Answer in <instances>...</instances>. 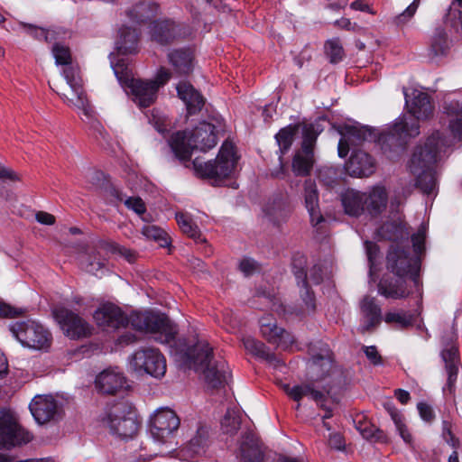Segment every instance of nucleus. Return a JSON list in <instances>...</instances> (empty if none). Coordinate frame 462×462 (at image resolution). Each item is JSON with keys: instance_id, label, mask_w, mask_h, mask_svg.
<instances>
[{"instance_id": "obj_4", "label": "nucleus", "mask_w": 462, "mask_h": 462, "mask_svg": "<svg viewBox=\"0 0 462 462\" xmlns=\"http://www.w3.org/2000/svg\"><path fill=\"white\" fill-rule=\"evenodd\" d=\"M217 129L208 122H201L192 131L177 132L171 135L169 144L175 156L188 161L193 150L206 152L217 143Z\"/></svg>"}, {"instance_id": "obj_30", "label": "nucleus", "mask_w": 462, "mask_h": 462, "mask_svg": "<svg viewBox=\"0 0 462 462\" xmlns=\"http://www.w3.org/2000/svg\"><path fill=\"white\" fill-rule=\"evenodd\" d=\"M360 310L363 318V331H367L380 324L382 313L380 307L375 303V299L365 296L360 302Z\"/></svg>"}, {"instance_id": "obj_38", "label": "nucleus", "mask_w": 462, "mask_h": 462, "mask_svg": "<svg viewBox=\"0 0 462 462\" xmlns=\"http://www.w3.org/2000/svg\"><path fill=\"white\" fill-rule=\"evenodd\" d=\"M313 152L304 151L302 149L296 152L292 160V171L297 176H307L314 164Z\"/></svg>"}, {"instance_id": "obj_23", "label": "nucleus", "mask_w": 462, "mask_h": 462, "mask_svg": "<svg viewBox=\"0 0 462 462\" xmlns=\"http://www.w3.org/2000/svg\"><path fill=\"white\" fill-rule=\"evenodd\" d=\"M208 430L199 426L195 435L180 448V456L183 460H193L203 456L208 447Z\"/></svg>"}, {"instance_id": "obj_20", "label": "nucleus", "mask_w": 462, "mask_h": 462, "mask_svg": "<svg viewBox=\"0 0 462 462\" xmlns=\"http://www.w3.org/2000/svg\"><path fill=\"white\" fill-rule=\"evenodd\" d=\"M32 439L31 433L14 421L0 418V446L10 448L28 443Z\"/></svg>"}, {"instance_id": "obj_10", "label": "nucleus", "mask_w": 462, "mask_h": 462, "mask_svg": "<svg viewBox=\"0 0 462 462\" xmlns=\"http://www.w3.org/2000/svg\"><path fill=\"white\" fill-rule=\"evenodd\" d=\"M10 330L23 346L30 349L46 351L52 342L51 333L34 320L14 322Z\"/></svg>"}, {"instance_id": "obj_44", "label": "nucleus", "mask_w": 462, "mask_h": 462, "mask_svg": "<svg viewBox=\"0 0 462 462\" xmlns=\"http://www.w3.org/2000/svg\"><path fill=\"white\" fill-rule=\"evenodd\" d=\"M111 193L119 201H124L126 208L133 210L137 215L141 216L146 211L145 204L140 197L125 198V196L123 195L122 192L114 188L112 189Z\"/></svg>"}, {"instance_id": "obj_29", "label": "nucleus", "mask_w": 462, "mask_h": 462, "mask_svg": "<svg viewBox=\"0 0 462 462\" xmlns=\"http://www.w3.org/2000/svg\"><path fill=\"white\" fill-rule=\"evenodd\" d=\"M179 97L185 103L189 115L199 112L204 106L203 97L189 82L182 81L177 85Z\"/></svg>"}, {"instance_id": "obj_18", "label": "nucleus", "mask_w": 462, "mask_h": 462, "mask_svg": "<svg viewBox=\"0 0 462 462\" xmlns=\"http://www.w3.org/2000/svg\"><path fill=\"white\" fill-rule=\"evenodd\" d=\"M340 134L341 138L338 142L337 150L341 158L347 155L350 146H357L362 142L371 140L374 137L370 128L356 125H345Z\"/></svg>"}, {"instance_id": "obj_9", "label": "nucleus", "mask_w": 462, "mask_h": 462, "mask_svg": "<svg viewBox=\"0 0 462 462\" xmlns=\"http://www.w3.org/2000/svg\"><path fill=\"white\" fill-rule=\"evenodd\" d=\"M113 69L118 81L138 106L148 107L155 102L158 93L155 84L131 77L124 65L116 64Z\"/></svg>"}, {"instance_id": "obj_46", "label": "nucleus", "mask_w": 462, "mask_h": 462, "mask_svg": "<svg viewBox=\"0 0 462 462\" xmlns=\"http://www.w3.org/2000/svg\"><path fill=\"white\" fill-rule=\"evenodd\" d=\"M448 49V42L444 30H437L430 45V54L434 57L445 55Z\"/></svg>"}, {"instance_id": "obj_56", "label": "nucleus", "mask_w": 462, "mask_h": 462, "mask_svg": "<svg viewBox=\"0 0 462 462\" xmlns=\"http://www.w3.org/2000/svg\"><path fill=\"white\" fill-rule=\"evenodd\" d=\"M239 269L245 276H250L260 270L258 263L251 258L243 259Z\"/></svg>"}, {"instance_id": "obj_17", "label": "nucleus", "mask_w": 462, "mask_h": 462, "mask_svg": "<svg viewBox=\"0 0 462 462\" xmlns=\"http://www.w3.org/2000/svg\"><path fill=\"white\" fill-rule=\"evenodd\" d=\"M283 389L296 402H299L304 396L311 398L320 409L325 411V414L322 416L323 420L333 416V408L325 403L328 395L325 391H321L314 384H300L293 387L285 384Z\"/></svg>"}, {"instance_id": "obj_47", "label": "nucleus", "mask_w": 462, "mask_h": 462, "mask_svg": "<svg viewBox=\"0 0 462 462\" xmlns=\"http://www.w3.org/2000/svg\"><path fill=\"white\" fill-rule=\"evenodd\" d=\"M325 51L330 62L337 63L344 58V50L338 39H332L326 42Z\"/></svg>"}, {"instance_id": "obj_24", "label": "nucleus", "mask_w": 462, "mask_h": 462, "mask_svg": "<svg viewBox=\"0 0 462 462\" xmlns=\"http://www.w3.org/2000/svg\"><path fill=\"white\" fill-rule=\"evenodd\" d=\"M30 411L39 424H44L56 414L57 402L51 395L35 396L30 403Z\"/></svg>"}, {"instance_id": "obj_39", "label": "nucleus", "mask_w": 462, "mask_h": 462, "mask_svg": "<svg viewBox=\"0 0 462 462\" xmlns=\"http://www.w3.org/2000/svg\"><path fill=\"white\" fill-rule=\"evenodd\" d=\"M243 345L245 350L262 359L272 363L276 360L273 354L270 353L265 345L252 337H245L243 338Z\"/></svg>"}, {"instance_id": "obj_22", "label": "nucleus", "mask_w": 462, "mask_h": 462, "mask_svg": "<svg viewBox=\"0 0 462 462\" xmlns=\"http://www.w3.org/2000/svg\"><path fill=\"white\" fill-rule=\"evenodd\" d=\"M403 93L409 112L417 120H426L432 116L433 106L427 93L414 89L411 95H408L405 88Z\"/></svg>"}, {"instance_id": "obj_14", "label": "nucleus", "mask_w": 462, "mask_h": 462, "mask_svg": "<svg viewBox=\"0 0 462 462\" xmlns=\"http://www.w3.org/2000/svg\"><path fill=\"white\" fill-rule=\"evenodd\" d=\"M387 269L400 278L411 274L414 284H419L418 262L410 257L408 250L399 244L392 245L390 247L387 254Z\"/></svg>"}, {"instance_id": "obj_32", "label": "nucleus", "mask_w": 462, "mask_h": 462, "mask_svg": "<svg viewBox=\"0 0 462 462\" xmlns=\"http://www.w3.org/2000/svg\"><path fill=\"white\" fill-rule=\"evenodd\" d=\"M169 61L180 75H188L193 70V52L189 49H178L168 54Z\"/></svg>"}, {"instance_id": "obj_27", "label": "nucleus", "mask_w": 462, "mask_h": 462, "mask_svg": "<svg viewBox=\"0 0 462 462\" xmlns=\"http://www.w3.org/2000/svg\"><path fill=\"white\" fill-rule=\"evenodd\" d=\"M346 171L354 177H368L374 171V162L368 153L356 151L346 163Z\"/></svg>"}, {"instance_id": "obj_53", "label": "nucleus", "mask_w": 462, "mask_h": 462, "mask_svg": "<svg viewBox=\"0 0 462 462\" xmlns=\"http://www.w3.org/2000/svg\"><path fill=\"white\" fill-rule=\"evenodd\" d=\"M318 133L313 125H305L303 129V140L301 149L305 152H313V148L317 140Z\"/></svg>"}, {"instance_id": "obj_13", "label": "nucleus", "mask_w": 462, "mask_h": 462, "mask_svg": "<svg viewBox=\"0 0 462 462\" xmlns=\"http://www.w3.org/2000/svg\"><path fill=\"white\" fill-rule=\"evenodd\" d=\"M180 418L171 409L157 411L151 419L150 433L160 444L171 442L180 427Z\"/></svg>"}, {"instance_id": "obj_40", "label": "nucleus", "mask_w": 462, "mask_h": 462, "mask_svg": "<svg viewBox=\"0 0 462 462\" xmlns=\"http://www.w3.org/2000/svg\"><path fill=\"white\" fill-rule=\"evenodd\" d=\"M378 236L383 239L398 240L407 237L408 233L404 230V226L401 222L389 221L385 222L378 229Z\"/></svg>"}, {"instance_id": "obj_35", "label": "nucleus", "mask_w": 462, "mask_h": 462, "mask_svg": "<svg viewBox=\"0 0 462 462\" xmlns=\"http://www.w3.org/2000/svg\"><path fill=\"white\" fill-rule=\"evenodd\" d=\"M442 358L446 364V370L448 373V388L451 392L457 381V347L453 345H447L446 348L442 351Z\"/></svg>"}, {"instance_id": "obj_28", "label": "nucleus", "mask_w": 462, "mask_h": 462, "mask_svg": "<svg viewBox=\"0 0 462 462\" xmlns=\"http://www.w3.org/2000/svg\"><path fill=\"white\" fill-rule=\"evenodd\" d=\"M303 197L305 207L310 214L311 224L313 226L319 225L324 220V218L319 209V199L317 185L312 180H305Z\"/></svg>"}, {"instance_id": "obj_54", "label": "nucleus", "mask_w": 462, "mask_h": 462, "mask_svg": "<svg viewBox=\"0 0 462 462\" xmlns=\"http://www.w3.org/2000/svg\"><path fill=\"white\" fill-rule=\"evenodd\" d=\"M425 237H426L425 226H420V227L417 231V233L411 236L413 249L417 255H420L424 251Z\"/></svg>"}, {"instance_id": "obj_21", "label": "nucleus", "mask_w": 462, "mask_h": 462, "mask_svg": "<svg viewBox=\"0 0 462 462\" xmlns=\"http://www.w3.org/2000/svg\"><path fill=\"white\" fill-rule=\"evenodd\" d=\"M262 336L273 345L283 349L289 347L294 341L293 337L282 328L277 327L276 322L270 316L260 319Z\"/></svg>"}, {"instance_id": "obj_1", "label": "nucleus", "mask_w": 462, "mask_h": 462, "mask_svg": "<svg viewBox=\"0 0 462 462\" xmlns=\"http://www.w3.org/2000/svg\"><path fill=\"white\" fill-rule=\"evenodd\" d=\"M97 326L104 328H119L130 324L134 329L152 334L155 340L169 344L177 333L171 321L162 314L134 312L127 318L117 306L112 303L101 305L93 315Z\"/></svg>"}, {"instance_id": "obj_11", "label": "nucleus", "mask_w": 462, "mask_h": 462, "mask_svg": "<svg viewBox=\"0 0 462 462\" xmlns=\"http://www.w3.org/2000/svg\"><path fill=\"white\" fill-rule=\"evenodd\" d=\"M129 368L137 375L162 378L166 373V360L158 349L141 348L129 357Z\"/></svg>"}, {"instance_id": "obj_34", "label": "nucleus", "mask_w": 462, "mask_h": 462, "mask_svg": "<svg viewBox=\"0 0 462 462\" xmlns=\"http://www.w3.org/2000/svg\"><path fill=\"white\" fill-rule=\"evenodd\" d=\"M117 49L124 54L134 53L137 50L138 32L133 26L124 25L119 29Z\"/></svg>"}, {"instance_id": "obj_15", "label": "nucleus", "mask_w": 462, "mask_h": 462, "mask_svg": "<svg viewBox=\"0 0 462 462\" xmlns=\"http://www.w3.org/2000/svg\"><path fill=\"white\" fill-rule=\"evenodd\" d=\"M53 316L64 335L70 339H79L91 335L92 327L77 313L58 307L53 310Z\"/></svg>"}, {"instance_id": "obj_50", "label": "nucleus", "mask_w": 462, "mask_h": 462, "mask_svg": "<svg viewBox=\"0 0 462 462\" xmlns=\"http://www.w3.org/2000/svg\"><path fill=\"white\" fill-rule=\"evenodd\" d=\"M448 113L454 114L456 117L451 119L449 122V128L454 137L462 141V109L461 112H457L454 104L451 103L447 107Z\"/></svg>"}, {"instance_id": "obj_60", "label": "nucleus", "mask_w": 462, "mask_h": 462, "mask_svg": "<svg viewBox=\"0 0 462 462\" xmlns=\"http://www.w3.org/2000/svg\"><path fill=\"white\" fill-rule=\"evenodd\" d=\"M171 78V73L168 69L164 68H161L156 75V78L154 80H150L152 84H155L157 86V91L159 88L166 84Z\"/></svg>"}, {"instance_id": "obj_62", "label": "nucleus", "mask_w": 462, "mask_h": 462, "mask_svg": "<svg viewBox=\"0 0 462 462\" xmlns=\"http://www.w3.org/2000/svg\"><path fill=\"white\" fill-rule=\"evenodd\" d=\"M22 314V310L11 307L4 302H0V317L14 318Z\"/></svg>"}, {"instance_id": "obj_51", "label": "nucleus", "mask_w": 462, "mask_h": 462, "mask_svg": "<svg viewBox=\"0 0 462 462\" xmlns=\"http://www.w3.org/2000/svg\"><path fill=\"white\" fill-rule=\"evenodd\" d=\"M363 438L366 439H372L374 441L384 442L386 441V436L383 431L380 430L374 425L364 424L358 427Z\"/></svg>"}, {"instance_id": "obj_52", "label": "nucleus", "mask_w": 462, "mask_h": 462, "mask_svg": "<svg viewBox=\"0 0 462 462\" xmlns=\"http://www.w3.org/2000/svg\"><path fill=\"white\" fill-rule=\"evenodd\" d=\"M420 0H414L402 14L396 15L393 23L398 27L405 25L415 14Z\"/></svg>"}, {"instance_id": "obj_61", "label": "nucleus", "mask_w": 462, "mask_h": 462, "mask_svg": "<svg viewBox=\"0 0 462 462\" xmlns=\"http://www.w3.org/2000/svg\"><path fill=\"white\" fill-rule=\"evenodd\" d=\"M419 413L421 419L425 421H431L434 418V412L432 408L424 402H420L417 405Z\"/></svg>"}, {"instance_id": "obj_42", "label": "nucleus", "mask_w": 462, "mask_h": 462, "mask_svg": "<svg viewBox=\"0 0 462 462\" xmlns=\"http://www.w3.org/2000/svg\"><path fill=\"white\" fill-rule=\"evenodd\" d=\"M386 411L391 416L395 424L396 430L399 432L404 442L411 444L412 441L411 434L409 432L405 423L403 422V416L400 411L390 402L384 404Z\"/></svg>"}, {"instance_id": "obj_33", "label": "nucleus", "mask_w": 462, "mask_h": 462, "mask_svg": "<svg viewBox=\"0 0 462 462\" xmlns=\"http://www.w3.org/2000/svg\"><path fill=\"white\" fill-rule=\"evenodd\" d=\"M159 12V5L151 1H144L127 11L126 15L133 23H141L154 18Z\"/></svg>"}, {"instance_id": "obj_58", "label": "nucleus", "mask_w": 462, "mask_h": 462, "mask_svg": "<svg viewBox=\"0 0 462 462\" xmlns=\"http://www.w3.org/2000/svg\"><path fill=\"white\" fill-rule=\"evenodd\" d=\"M364 353L367 359L374 365H378L382 364V356L379 354L376 346H363Z\"/></svg>"}, {"instance_id": "obj_55", "label": "nucleus", "mask_w": 462, "mask_h": 462, "mask_svg": "<svg viewBox=\"0 0 462 462\" xmlns=\"http://www.w3.org/2000/svg\"><path fill=\"white\" fill-rule=\"evenodd\" d=\"M319 179L327 186H333L337 180V171L334 168L324 167L319 171Z\"/></svg>"}, {"instance_id": "obj_12", "label": "nucleus", "mask_w": 462, "mask_h": 462, "mask_svg": "<svg viewBox=\"0 0 462 462\" xmlns=\"http://www.w3.org/2000/svg\"><path fill=\"white\" fill-rule=\"evenodd\" d=\"M420 126L415 119L406 116L399 117L394 124L378 136V143L384 152L393 147L402 148L410 138L420 134Z\"/></svg>"}, {"instance_id": "obj_36", "label": "nucleus", "mask_w": 462, "mask_h": 462, "mask_svg": "<svg viewBox=\"0 0 462 462\" xmlns=\"http://www.w3.org/2000/svg\"><path fill=\"white\" fill-rule=\"evenodd\" d=\"M388 195L384 187L375 186L366 194V209L372 215L381 213L387 205Z\"/></svg>"}, {"instance_id": "obj_8", "label": "nucleus", "mask_w": 462, "mask_h": 462, "mask_svg": "<svg viewBox=\"0 0 462 462\" xmlns=\"http://www.w3.org/2000/svg\"><path fill=\"white\" fill-rule=\"evenodd\" d=\"M312 383L321 391L330 395L332 389L341 382V372L335 365L330 349L321 345L319 353H313L310 365Z\"/></svg>"}, {"instance_id": "obj_59", "label": "nucleus", "mask_w": 462, "mask_h": 462, "mask_svg": "<svg viewBox=\"0 0 462 462\" xmlns=\"http://www.w3.org/2000/svg\"><path fill=\"white\" fill-rule=\"evenodd\" d=\"M104 266L105 260L99 257L97 258L96 255H94L88 257L86 269L88 272L95 273L96 272L101 270Z\"/></svg>"}, {"instance_id": "obj_48", "label": "nucleus", "mask_w": 462, "mask_h": 462, "mask_svg": "<svg viewBox=\"0 0 462 462\" xmlns=\"http://www.w3.org/2000/svg\"><path fill=\"white\" fill-rule=\"evenodd\" d=\"M413 315L406 311L388 312L384 316L386 323H396L401 328H406L412 324Z\"/></svg>"}, {"instance_id": "obj_3", "label": "nucleus", "mask_w": 462, "mask_h": 462, "mask_svg": "<svg viewBox=\"0 0 462 462\" xmlns=\"http://www.w3.org/2000/svg\"><path fill=\"white\" fill-rule=\"evenodd\" d=\"M180 359L189 367L203 374L207 384L211 388L224 385L227 376V367L224 361H213V348L205 339L198 341L179 352Z\"/></svg>"}, {"instance_id": "obj_31", "label": "nucleus", "mask_w": 462, "mask_h": 462, "mask_svg": "<svg viewBox=\"0 0 462 462\" xmlns=\"http://www.w3.org/2000/svg\"><path fill=\"white\" fill-rule=\"evenodd\" d=\"M366 193H363L355 189H348L342 195V205L346 214L351 217L360 216L365 208Z\"/></svg>"}, {"instance_id": "obj_6", "label": "nucleus", "mask_w": 462, "mask_h": 462, "mask_svg": "<svg viewBox=\"0 0 462 462\" xmlns=\"http://www.w3.org/2000/svg\"><path fill=\"white\" fill-rule=\"evenodd\" d=\"M238 159L234 144L226 141L214 161L201 162L195 159L192 164L200 177L210 179L215 185H220L224 180L235 177L237 172Z\"/></svg>"}, {"instance_id": "obj_63", "label": "nucleus", "mask_w": 462, "mask_h": 462, "mask_svg": "<svg viewBox=\"0 0 462 462\" xmlns=\"http://www.w3.org/2000/svg\"><path fill=\"white\" fill-rule=\"evenodd\" d=\"M365 250L368 257V261L370 263V268L372 269L374 264V260L378 254V247L375 244L372 242H365Z\"/></svg>"}, {"instance_id": "obj_57", "label": "nucleus", "mask_w": 462, "mask_h": 462, "mask_svg": "<svg viewBox=\"0 0 462 462\" xmlns=\"http://www.w3.org/2000/svg\"><path fill=\"white\" fill-rule=\"evenodd\" d=\"M24 28L26 29V32L28 33H30L32 36L38 40L43 39L46 42L51 40V33L49 31H45L43 28H38L31 24L24 25Z\"/></svg>"}, {"instance_id": "obj_37", "label": "nucleus", "mask_w": 462, "mask_h": 462, "mask_svg": "<svg viewBox=\"0 0 462 462\" xmlns=\"http://www.w3.org/2000/svg\"><path fill=\"white\" fill-rule=\"evenodd\" d=\"M378 291L381 295L392 299H402L410 294L402 278L395 281L383 279L379 282Z\"/></svg>"}, {"instance_id": "obj_43", "label": "nucleus", "mask_w": 462, "mask_h": 462, "mask_svg": "<svg viewBox=\"0 0 462 462\" xmlns=\"http://www.w3.org/2000/svg\"><path fill=\"white\" fill-rule=\"evenodd\" d=\"M241 423L240 411L236 408H229L226 411L222 421L221 427L225 433L235 434Z\"/></svg>"}, {"instance_id": "obj_7", "label": "nucleus", "mask_w": 462, "mask_h": 462, "mask_svg": "<svg viewBox=\"0 0 462 462\" xmlns=\"http://www.w3.org/2000/svg\"><path fill=\"white\" fill-rule=\"evenodd\" d=\"M100 422L111 434L122 439L132 438L138 430L134 408L125 401L108 405L100 417Z\"/></svg>"}, {"instance_id": "obj_5", "label": "nucleus", "mask_w": 462, "mask_h": 462, "mask_svg": "<svg viewBox=\"0 0 462 462\" xmlns=\"http://www.w3.org/2000/svg\"><path fill=\"white\" fill-rule=\"evenodd\" d=\"M51 51L56 65L63 67L62 75L75 98L69 97L64 91H57V93L69 106H76L88 116L90 109L83 88L82 79L78 66L72 64L70 50L63 44L56 43L53 45Z\"/></svg>"}, {"instance_id": "obj_16", "label": "nucleus", "mask_w": 462, "mask_h": 462, "mask_svg": "<svg viewBox=\"0 0 462 462\" xmlns=\"http://www.w3.org/2000/svg\"><path fill=\"white\" fill-rule=\"evenodd\" d=\"M304 263L303 257L295 259L293 261V273L298 280V283H302L303 291L300 292V295L305 304L304 311L309 314L315 310L316 305L314 295L309 289L308 281L313 284L320 283L323 279V271L319 264H315L307 273L301 266Z\"/></svg>"}, {"instance_id": "obj_45", "label": "nucleus", "mask_w": 462, "mask_h": 462, "mask_svg": "<svg viewBox=\"0 0 462 462\" xmlns=\"http://www.w3.org/2000/svg\"><path fill=\"white\" fill-rule=\"evenodd\" d=\"M296 131V125H289L281 129L275 135L276 142L282 154L291 148Z\"/></svg>"}, {"instance_id": "obj_19", "label": "nucleus", "mask_w": 462, "mask_h": 462, "mask_svg": "<svg viewBox=\"0 0 462 462\" xmlns=\"http://www.w3.org/2000/svg\"><path fill=\"white\" fill-rule=\"evenodd\" d=\"M183 26L171 20L154 21L149 26L152 41L166 45L186 34Z\"/></svg>"}, {"instance_id": "obj_26", "label": "nucleus", "mask_w": 462, "mask_h": 462, "mask_svg": "<svg viewBox=\"0 0 462 462\" xmlns=\"http://www.w3.org/2000/svg\"><path fill=\"white\" fill-rule=\"evenodd\" d=\"M95 383L100 393L114 394L125 387V378L117 369H106L97 376Z\"/></svg>"}, {"instance_id": "obj_25", "label": "nucleus", "mask_w": 462, "mask_h": 462, "mask_svg": "<svg viewBox=\"0 0 462 462\" xmlns=\"http://www.w3.org/2000/svg\"><path fill=\"white\" fill-rule=\"evenodd\" d=\"M237 457L240 462H263V445L254 434L248 432L243 436Z\"/></svg>"}, {"instance_id": "obj_49", "label": "nucleus", "mask_w": 462, "mask_h": 462, "mask_svg": "<svg viewBox=\"0 0 462 462\" xmlns=\"http://www.w3.org/2000/svg\"><path fill=\"white\" fill-rule=\"evenodd\" d=\"M142 234L149 239L159 242L162 246L168 245L167 234L157 226L145 225L142 228Z\"/></svg>"}, {"instance_id": "obj_2", "label": "nucleus", "mask_w": 462, "mask_h": 462, "mask_svg": "<svg viewBox=\"0 0 462 462\" xmlns=\"http://www.w3.org/2000/svg\"><path fill=\"white\" fill-rule=\"evenodd\" d=\"M450 143L439 132L433 133L423 146H418L410 162L411 172L417 177L416 185L423 193L431 194L437 180L433 165Z\"/></svg>"}, {"instance_id": "obj_41", "label": "nucleus", "mask_w": 462, "mask_h": 462, "mask_svg": "<svg viewBox=\"0 0 462 462\" xmlns=\"http://www.w3.org/2000/svg\"><path fill=\"white\" fill-rule=\"evenodd\" d=\"M176 220L181 231L188 236L196 242L205 241L199 228L192 222L191 218L188 215L184 213H177Z\"/></svg>"}, {"instance_id": "obj_64", "label": "nucleus", "mask_w": 462, "mask_h": 462, "mask_svg": "<svg viewBox=\"0 0 462 462\" xmlns=\"http://www.w3.org/2000/svg\"><path fill=\"white\" fill-rule=\"evenodd\" d=\"M35 217L39 223L43 225H53L55 223V217L44 211L37 212Z\"/></svg>"}]
</instances>
